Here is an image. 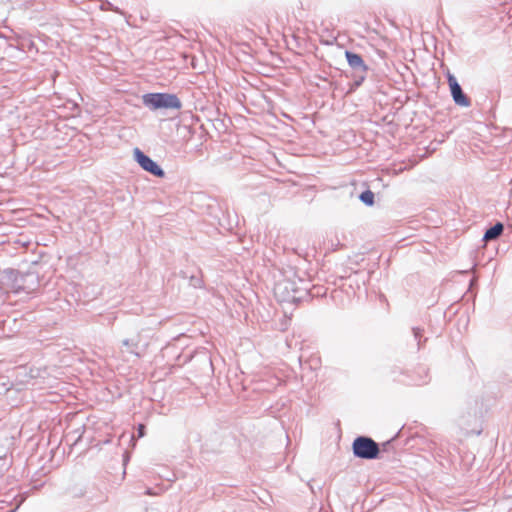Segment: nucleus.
Listing matches in <instances>:
<instances>
[{"instance_id":"f257e3e1","label":"nucleus","mask_w":512,"mask_h":512,"mask_svg":"<svg viewBox=\"0 0 512 512\" xmlns=\"http://www.w3.org/2000/svg\"><path fill=\"white\" fill-rule=\"evenodd\" d=\"M304 281L296 278H283L274 286V295L280 302H296L300 300L307 287H302Z\"/></svg>"},{"instance_id":"f03ea898","label":"nucleus","mask_w":512,"mask_h":512,"mask_svg":"<svg viewBox=\"0 0 512 512\" xmlns=\"http://www.w3.org/2000/svg\"><path fill=\"white\" fill-rule=\"evenodd\" d=\"M143 103L146 107L156 109H179L181 102L176 95L166 93H149L143 96Z\"/></svg>"},{"instance_id":"7ed1b4c3","label":"nucleus","mask_w":512,"mask_h":512,"mask_svg":"<svg viewBox=\"0 0 512 512\" xmlns=\"http://www.w3.org/2000/svg\"><path fill=\"white\" fill-rule=\"evenodd\" d=\"M353 453L362 459H375L379 454V446L371 438L360 436L353 442Z\"/></svg>"},{"instance_id":"20e7f679","label":"nucleus","mask_w":512,"mask_h":512,"mask_svg":"<svg viewBox=\"0 0 512 512\" xmlns=\"http://www.w3.org/2000/svg\"><path fill=\"white\" fill-rule=\"evenodd\" d=\"M135 161L141 166V168L154 176L164 177L165 172L163 169L150 157L145 155L139 148H135L133 151Z\"/></svg>"},{"instance_id":"39448f33","label":"nucleus","mask_w":512,"mask_h":512,"mask_svg":"<svg viewBox=\"0 0 512 512\" xmlns=\"http://www.w3.org/2000/svg\"><path fill=\"white\" fill-rule=\"evenodd\" d=\"M30 275L31 273L29 269L26 271L15 269L13 288L11 292L15 295H20L21 293H25L26 295L30 294L31 290L28 285Z\"/></svg>"},{"instance_id":"423d86ee","label":"nucleus","mask_w":512,"mask_h":512,"mask_svg":"<svg viewBox=\"0 0 512 512\" xmlns=\"http://www.w3.org/2000/svg\"><path fill=\"white\" fill-rule=\"evenodd\" d=\"M448 83L454 102L459 106L468 107L470 105V101L463 93L461 86L453 75H448Z\"/></svg>"},{"instance_id":"0eeeda50","label":"nucleus","mask_w":512,"mask_h":512,"mask_svg":"<svg viewBox=\"0 0 512 512\" xmlns=\"http://www.w3.org/2000/svg\"><path fill=\"white\" fill-rule=\"evenodd\" d=\"M15 275V269L6 268L0 270V290L9 293L13 288V278Z\"/></svg>"},{"instance_id":"6e6552de","label":"nucleus","mask_w":512,"mask_h":512,"mask_svg":"<svg viewBox=\"0 0 512 512\" xmlns=\"http://www.w3.org/2000/svg\"><path fill=\"white\" fill-rule=\"evenodd\" d=\"M345 56L350 67L357 71H366L367 66L365 65L360 55L350 51H346Z\"/></svg>"},{"instance_id":"1a4fd4ad","label":"nucleus","mask_w":512,"mask_h":512,"mask_svg":"<svg viewBox=\"0 0 512 512\" xmlns=\"http://www.w3.org/2000/svg\"><path fill=\"white\" fill-rule=\"evenodd\" d=\"M504 226L502 223L498 222L494 226L490 227L484 234V241H491L497 239L503 232Z\"/></svg>"},{"instance_id":"9d476101","label":"nucleus","mask_w":512,"mask_h":512,"mask_svg":"<svg viewBox=\"0 0 512 512\" xmlns=\"http://www.w3.org/2000/svg\"><path fill=\"white\" fill-rule=\"evenodd\" d=\"M360 200L364 204L371 206L374 203V193L370 190H366L360 194Z\"/></svg>"},{"instance_id":"9b49d317","label":"nucleus","mask_w":512,"mask_h":512,"mask_svg":"<svg viewBox=\"0 0 512 512\" xmlns=\"http://www.w3.org/2000/svg\"><path fill=\"white\" fill-rule=\"evenodd\" d=\"M9 466L10 462L8 461L7 457L5 455H0V476H2L3 473L8 470Z\"/></svg>"},{"instance_id":"f8f14e48","label":"nucleus","mask_w":512,"mask_h":512,"mask_svg":"<svg viewBox=\"0 0 512 512\" xmlns=\"http://www.w3.org/2000/svg\"><path fill=\"white\" fill-rule=\"evenodd\" d=\"M144 429H145V426H144V425L140 424V425L138 426V436H139V437H143V436H144Z\"/></svg>"},{"instance_id":"ddd939ff","label":"nucleus","mask_w":512,"mask_h":512,"mask_svg":"<svg viewBox=\"0 0 512 512\" xmlns=\"http://www.w3.org/2000/svg\"><path fill=\"white\" fill-rule=\"evenodd\" d=\"M122 345L125 346V347H134V346H136V344L131 343L130 340H127V339L122 341Z\"/></svg>"},{"instance_id":"4468645a","label":"nucleus","mask_w":512,"mask_h":512,"mask_svg":"<svg viewBox=\"0 0 512 512\" xmlns=\"http://www.w3.org/2000/svg\"><path fill=\"white\" fill-rule=\"evenodd\" d=\"M28 48L31 49L32 48V41H29L28 43Z\"/></svg>"},{"instance_id":"2eb2a0df","label":"nucleus","mask_w":512,"mask_h":512,"mask_svg":"<svg viewBox=\"0 0 512 512\" xmlns=\"http://www.w3.org/2000/svg\"><path fill=\"white\" fill-rule=\"evenodd\" d=\"M37 487H38V485L36 484V481H34L33 489H36Z\"/></svg>"},{"instance_id":"dca6fc26","label":"nucleus","mask_w":512,"mask_h":512,"mask_svg":"<svg viewBox=\"0 0 512 512\" xmlns=\"http://www.w3.org/2000/svg\"><path fill=\"white\" fill-rule=\"evenodd\" d=\"M146 493H147V494H149V495H151V494H152V492H151V490H150V489H148V490L146 491Z\"/></svg>"},{"instance_id":"f3484780","label":"nucleus","mask_w":512,"mask_h":512,"mask_svg":"<svg viewBox=\"0 0 512 512\" xmlns=\"http://www.w3.org/2000/svg\"><path fill=\"white\" fill-rule=\"evenodd\" d=\"M51 382H52V381H51L50 379H48L47 384H48V385H51Z\"/></svg>"}]
</instances>
